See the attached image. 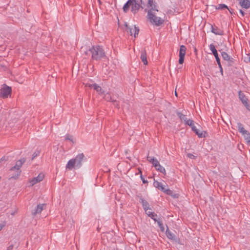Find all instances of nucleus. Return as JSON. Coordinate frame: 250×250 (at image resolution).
<instances>
[{
	"label": "nucleus",
	"mask_w": 250,
	"mask_h": 250,
	"mask_svg": "<svg viewBox=\"0 0 250 250\" xmlns=\"http://www.w3.org/2000/svg\"><path fill=\"white\" fill-rule=\"evenodd\" d=\"M163 14L157 9H148V18L150 22L153 25L159 26L163 23Z\"/></svg>",
	"instance_id": "obj_1"
},
{
	"label": "nucleus",
	"mask_w": 250,
	"mask_h": 250,
	"mask_svg": "<svg viewBox=\"0 0 250 250\" xmlns=\"http://www.w3.org/2000/svg\"><path fill=\"white\" fill-rule=\"evenodd\" d=\"M92 54V58L98 61L105 57L104 51L102 47L99 45L93 46L90 49Z\"/></svg>",
	"instance_id": "obj_2"
},
{
	"label": "nucleus",
	"mask_w": 250,
	"mask_h": 250,
	"mask_svg": "<svg viewBox=\"0 0 250 250\" xmlns=\"http://www.w3.org/2000/svg\"><path fill=\"white\" fill-rule=\"evenodd\" d=\"M140 5L136 0H129L124 5L123 10L125 12H127L129 9L133 13H137L140 9Z\"/></svg>",
	"instance_id": "obj_3"
},
{
	"label": "nucleus",
	"mask_w": 250,
	"mask_h": 250,
	"mask_svg": "<svg viewBox=\"0 0 250 250\" xmlns=\"http://www.w3.org/2000/svg\"><path fill=\"white\" fill-rule=\"evenodd\" d=\"M153 185L155 188L163 191L166 194L172 196L174 197H177L176 194L173 195V192L170 189L166 188L165 186L163 185L162 183L154 180L153 182Z\"/></svg>",
	"instance_id": "obj_4"
},
{
	"label": "nucleus",
	"mask_w": 250,
	"mask_h": 250,
	"mask_svg": "<svg viewBox=\"0 0 250 250\" xmlns=\"http://www.w3.org/2000/svg\"><path fill=\"white\" fill-rule=\"evenodd\" d=\"M125 31L129 33L130 36H134L136 38L139 32V29L136 25L129 26L126 23L125 24Z\"/></svg>",
	"instance_id": "obj_5"
},
{
	"label": "nucleus",
	"mask_w": 250,
	"mask_h": 250,
	"mask_svg": "<svg viewBox=\"0 0 250 250\" xmlns=\"http://www.w3.org/2000/svg\"><path fill=\"white\" fill-rule=\"evenodd\" d=\"M44 177V175L43 173H40L37 177L29 179L28 181L29 186H33L40 183L43 180Z\"/></svg>",
	"instance_id": "obj_6"
},
{
	"label": "nucleus",
	"mask_w": 250,
	"mask_h": 250,
	"mask_svg": "<svg viewBox=\"0 0 250 250\" xmlns=\"http://www.w3.org/2000/svg\"><path fill=\"white\" fill-rule=\"evenodd\" d=\"M11 94V87L7 85H3L1 88L0 93V96L3 98H6L8 96H10Z\"/></svg>",
	"instance_id": "obj_7"
},
{
	"label": "nucleus",
	"mask_w": 250,
	"mask_h": 250,
	"mask_svg": "<svg viewBox=\"0 0 250 250\" xmlns=\"http://www.w3.org/2000/svg\"><path fill=\"white\" fill-rule=\"evenodd\" d=\"M186 50L187 48L185 45H182L180 46L179 54V63L180 64H182L184 62V58L186 55Z\"/></svg>",
	"instance_id": "obj_8"
},
{
	"label": "nucleus",
	"mask_w": 250,
	"mask_h": 250,
	"mask_svg": "<svg viewBox=\"0 0 250 250\" xmlns=\"http://www.w3.org/2000/svg\"><path fill=\"white\" fill-rule=\"evenodd\" d=\"M239 98L246 108L248 110H250V105L248 103V98L241 91L239 92Z\"/></svg>",
	"instance_id": "obj_9"
},
{
	"label": "nucleus",
	"mask_w": 250,
	"mask_h": 250,
	"mask_svg": "<svg viewBox=\"0 0 250 250\" xmlns=\"http://www.w3.org/2000/svg\"><path fill=\"white\" fill-rule=\"evenodd\" d=\"M84 158L83 153H80L77 155L73 159L77 168H80L82 165V161Z\"/></svg>",
	"instance_id": "obj_10"
},
{
	"label": "nucleus",
	"mask_w": 250,
	"mask_h": 250,
	"mask_svg": "<svg viewBox=\"0 0 250 250\" xmlns=\"http://www.w3.org/2000/svg\"><path fill=\"white\" fill-rule=\"evenodd\" d=\"M77 168L74 160L73 159H70L67 162L66 165V169L68 170H71L73 168Z\"/></svg>",
	"instance_id": "obj_11"
},
{
	"label": "nucleus",
	"mask_w": 250,
	"mask_h": 250,
	"mask_svg": "<svg viewBox=\"0 0 250 250\" xmlns=\"http://www.w3.org/2000/svg\"><path fill=\"white\" fill-rule=\"evenodd\" d=\"M240 5L245 9H248L250 7V1L249 0H239Z\"/></svg>",
	"instance_id": "obj_12"
},
{
	"label": "nucleus",
	"mask_w": 250,
	"mask_h": 250,
	"mask_svg": "<svg viewBox=\"0 0 250 250\" xmlns=\"http://www.w3.org/2000/svg\"><path fill=\"white\" fill-rule=\"evenodd\" d=\"M192 129L195 132V133L199 137H205L207 134L206 132L202 131L197 129L195 126H193Z\"/></svg>",
	"instance_id": "obj_13"
},
{
	"label": "nucleus",
	"mask_w": 250,
	"mask_h": 250,
	"mask_svg": "<svg viewBox=\"0 0 250 250\" xmlns=\"http://www.w3.org/2000/svg\"><path fill=\"white\" fill-rule=\"evenodd\" d=\"M147 160L148 162L152 163L154 167H156L160 164L158 160L154 157H147Z\"/></svg>",
	"instance_id": "obj_14"
},
{
	"label": "nucleus",
	"mask_w": 250,
	"mask_h": 250,
	"mask_svg": "<svg viewBox=\"0 0 250 250\" xmlns=\"http://www.w3.org/2000/svg\"><path fill=\"white\" fill-rule=\"evenodd\" d=\"M146 6L149 9H157L153 0H147Z\"/></svg>",
	"instance_id": "obj_15"
},
{
	"label": "nucleus",
	"mask_w": 250,
	"mask_h": 250,
	"mask_svg": "<svg viewBox=\"0 0 250 250\" xmlns=\"http://www.w3.org/2000/svg\"><path fill=\"white\" fill-rule=\"evenodd\" d=\"M222 56L225 60L227 61L230 63L233 62V59L230 58L227 53L223 52L222 53Z\"/></svg>",
	"instance_id": "obj_16"
},
{
	"label": "nucleus",
	"mask_w": 250,
	"mask_h": 250,
	"mask_svg": "<svg viewBox=\"0 0 250 250\" xmlns=\"http://www.w3.org/2000/svg\"><path fill=\"white\" fill-rule=\"evenodd\" d=\"M141 59L145 65L147 64V61L146 58V51H142L141 54Z\"/></svg>",
	"instance_id": "obj_17"
},
{
	"label": "nucleus",
	"mask_w": 250,
	"mask_h": 250,
	"mask_svg": "<svg viewBox=\"0 0 250 250\" xmlns=\"http://www.w3.org/2000/svg\"><path fill=\"white\" fill-rule=\"evenodd\" d=\"M156 170L163 173L164 174H166V171L165 168L162 167L160 164L155 167Z\"/></svg>",
	"instance_id": "obj_18"
},
{
	"label": "nucleus",
	"mask_w": 250,
	"mask_h": 250,
	"mask_svg": "<svg viewBox=\"0 0 250 250\" xmlns=\"http://www.w3.org/2000/svg\"><path fill=\"white\" fill-rule=\"evenodd\" d=\"M45 204H40L38 205L37 209L35 211V213H40L42 212V211L43 209V208H45Z\"/></svg>",
	"instance_id": "obj_19"
},
{
	"label": "nucleus",
	"mask_w": 250,
	"mask_h": 250,
	"mask_svg": "<svg viewBox=\"0 0 250 250\" xmlns=\"http://www.w3.org/2000/svg\"><path fill=\"white\" fill-rule=\"evenodd\" d=\"M93 88L99 94H102L104 92L101 87L96 83L93 84Z\"/></svg>",
	"instance_id": "obj_20"
},
{
	"label": "nucleus",
	"mask_w": 250,
	"mask_h": 250,
	"mask_svg": "<svg viewBox=\"0 0 250 250\" xmlns=\"http://www.w3.org/2000/svg\"><path fill=\"white\" fill-rule=\"evenodd\" d=\"M146 213L149 216H150L155 221H156V219L154 218L155 215L153 212L151 211V209L150 208H148L145 210Z\"/></svg>",
	"instance_id": "obj_21"
},
{
	"label": "nucleus",
	"mask_w": 250,
	"mask_h": 250,
	"mask_svg": "<svg viewBox=\"0 0 250 250\" xmlns=\"http://www.w3.org/2000/svg\"><path fill=\"white\" fill-rule=\"evenodd\" d=\"M64 138H65V140L70 141L73 144L75 142V140L74 137H73V136H72L71 135L67 134L65 136Z\"/></svg>",
	"instance_id": "obj_22"
},
{
	"label": "nucleus",
	"mask_w": 250,
	"mask_h": 250,
	"mask_svg": "<svg viewBox=\"0 0 250 250\" xmlns=\"http://www.w3.org/2000/svg\"><path fill=\"white\" fill-rule=\"evenodd\" d=\"M243 135L244 136V137L246 140L247 143L249 144L250 143V134L247 131Z\"/></svg>",
	"instance_id": "obj_23"
},
{
	"label": "nucleus",
	"mask_w": 250,
	"mask_h": 250,
	"mask_svg": "<svg viewBox=\"0 0 250 250\" xmlns=\"http://www.w3.org/2000/svg\"><path fill=\"white\" fill-rule=\"evenodd\" d=\"M141 203L142 204V205L145 210L148 209L149 208V206L148 203L144 199H141Z\"/></svg>",
	"instance_id": "obj_24"
},
{
	"label": "nucleus",
	"mask_w": 250,
	"mask_h": 250,
	"mask_svg": "<svg viewBox=\"0 0 250 250\" xmlns=\"http://www.w3.org/2000/svg\"><path fill=\"white\" fill-rule=\"evenodd\" d=\"M166 235L169 239H174L175 238L174 234L169 230H167Z\"/></svg>",
	"instance_id": "obj_25"
},
{
	"label": "nucleus",
	"mask_w": 250,
	"mask_h": 250,
	"mask_svg": "<svg viewBox=\"0 0 250 250\" xmlns=\"http://www.w3.org/2000/svg\"><path fill=\"white\" fill-rule=\"evenodd\" d=\"M22 164V162L21 161H18L16 162L15 166L12 168V169L13 170L14 169H19L21 166Z\"/></svg>",
	"instance_id": "obj_26"
},
{
	"label": "nucleus",
	"mask_w": 250,
	"mask_h": 250,
	"mask_svg": "<svg viewBox=\"0 0 250 250\" xmlns=\"http://www.w3.org/2000/svg\"><path fill=\"white\" fill-rule=\"evenodd\" d=\"M209 49L211 51L212 53L214 55L218 54L217 51L213 44H210L209 45Z\"/></svg>",
	"instance_id": "obj_27"
},
{
	"label": "nucleus",
	"mask_w": 250,
	"mask_h": 250,
	"mask_svg": "<svg viewBox=\"0 0 250 250\" xmlns=\"http://www.w3.org/2000/svg\"><path fill=\"white\" fill-rule=\"evenodd\" d=\"M212 32L216 35H222V31L217 29V28H212Z\"/></svg>",
	"instance_id": "obj_28"
},
{
	"label": "nucleus",
	"mask_w": 250,
	"mask_h": 250,
	"mask_svg": "<svg viewBox=\"0 0 250 250\" xmlns=\"http://www.w3.org/2000/svg\"><path fill=\"white\" fill-rule=\"evenodd\" d=\"M177 115L181 121H183L184 122L186 121L187 118L185 115L182 114L180 112H178Z\"/></svg>",
	"instance_id": "obj_29"
},
{
	"label": "nucleus",
	"mask_w": 250,
	"mask_h": 250,
	"mask_svg": "<svg viewBox=\"0 0 250 250\" xmlns=\"http://www.w3.org/2000/svg\"><path fill=\"white\" fill-rule=\"evenodd\" d=\"M185 123L187 125L190 126L191 128H192L193 126H195L194 125L193 121L191 120L186 119V121H185Z\"/></svg>",
	"instance_id": "obj_30"
},
{
	"label": "nucleus",
	"mask_w": 250,
	"mask_h": 250,
	"mask_svg": "<svg viewBox=\"0 0 250 250\" xmlns=\"http://www.w3.org/2000/svg\"><path fill=\"white\" fill-rule=\"evenodd\" d=\"M224 8L228 9V6L224 4H220L217 6L216 9H223Z\"/></svg>",
	"instance_id": "obj_31"
},
{
	"label": "nucleus",
	"mask_w": 250,
	"mask_h": 250,
	"mask_svg": "<svg viewBox=\"0 0 250 250\" xmlns=\"http://www.w3.org/2000/svg\"><path fill=\"white\" fill-rule=\"evenodd\" d=\"M215 59H216V62H217V63L219 65V68H221V62H220V59L219 58V57H218V54L214 55Z\"/></svg>",
	"instance_id": "obj_32"
},
{
	"label": "nucleus",
	"mask_w": 250,
	"mask_h": 250,
	"mask_svg": "<svg viewBox=\"0 0 250 250\" xmlns=\"http://www.w3.org/2000/svg\"><path fill=\"white\" fill-rule=\"evenodd\" d=\"M244 61L247 63H250V53L247 54V56L244 58Z\"/></svg>",
	"instance_id": "obj_33"
},
{
	"label": "nucleus",
	"mask_w": 250,
	"mask_h": 250,
	"mask_svg": "<svg viewBox=\"0 0 250 250\" xmlns=\"http://www.w3.org/2000/svg\"><path fill=\"white\" fill-rule=\"evenodd\" d=\"M239 130L242 134V135H243L245 132H246L247 131L242 126H239Z\"/></svg>",
	"instance_id": "obj_34"
},
{
	"label": "nucleus",
	"mask_w": 250,
	"mask_h": 250,
	"mask_svg": "<svg viewBox=\"0 0 250 250\" xmlns=\"http://www.w3.org/2000/svg\"><path fill=\"white\" fill-rule=\"evenodd\" d=\"M157 223H158V225L159 226L160 228L161 229L162 231H164L165 229H164V227L162 223L160 221H157Z\"/></svg>",
	"instance_id": "obj_35"
},
{
	"label": "nucleus",
	"mask_w": 250,
	"mask_h": 250,
	"mask_svg": "<svg viewBox=\"0 0 250 250\" xmlns=\"http://www.w3.org/2000/svg\"><path fill=\"white\" fill-rule=\"evenodd\" d=\"M93 84H90V83H85V86H87V87H93Z\"/></svg>",
	"instance_id": "obj_36"
},
{
	"label": "nucleus",
	"mask_w": 250,
	"mask_h": 250,
	"mask_svg": "<svg viewBox=\"0 0 250 250\" xmlns=\"http://www.w3.org/2000/svg\"><path fill=\"white\" fill-rule=\"evenodd\" d=\"M188 156L190 158H193L195 157V156L191 154H188Z\"/></svg>",
	"instance_id": "obj_37"
},
{
	"label": "nucleus",
	"mask_w": 250,
	"mask_h": 250,
	"mask_svg": "<svg viewBox=\"0 0 250 250\" xmlns=\"http://www.w3.org/2000/svg\"><path fill=\"white\" fill-rule=\"evenodd\" d=\"M239 12L240 13H241V14L242 15V16H244V12L242 10H239Z\"/></svg>",
	"instance_id": "obj_38"
},
{
	"label": "nucleus",
	"mask_w": 250,
	"mask_h": 250,
	"mask_svg": "<svg viewBox=\"0 0 250 250\" xmlns=\"http://www.w3.org/2000/svg\"><path fill=\"white\" fill-rule=\"evenodd\" d=\"M141 179H142L143 182L144 183H146V180H145L143 178L142 176H141Z\"/></svg>",
	"instance_id": "obj_39"
},
{
	"label": "nucleus",
	"mask_w": 250,
	"mask_h": 250,
	"mask_svg": "<svg viewBox=\"0 0 250 250\" xmlns=\"http://www.w3.org/2000/svg\"><path fill=\"white\" fill-rule=\"evenodd\" d=\"M3 227V225H0V231L2 229Z\"/></svg>",
	"instance_id": "obj_40"
},
{
	"label": "nucleus",
	"mask_w": 250,
	"mask_h": 250,
	"mask_svg": "<svg viewBox=\"0 0 250 250\" xmlns=\"http://www.w3.org/2000/svg\"><path fill=\"white\" fill-rule=\"evenodd\" d=\"M220 69H221V72L222 74H223V69H222V67H221V68H220Z\"/></svg>",
	"instance_id": "obj_41"
},
{
	"label": "nucleus",
	"mask_w": 250,
	"mask_h": 250,
	"mask_svg": "<svg viewBox=\"0 0 250 250\" xmlns=\"http://www.w3.org/2000/svg\"><path fill=\"white\" fill-rule=\"evenodd\" d=\"M175 95L176 96H177V93L176 90L175 91Z\"/></svg>",
	"instance_id": "obj_42"
},
{
	"label": "nucleus",
	"mask_w": 250,
	"mask_h": 250,
	"mask_svg": "<svg viewBox=\"0 0 250 250\" xmlns=\"http://www.w3.org/2000/svg\"><path fill=\"white\" fill-rule=\"evenodd\" d=\"M99 1H100V0H98Z\"/></svg>",
	"instance_id": "obj_43"
},
{
	"label": "nucleus",
	"mask_w": 250,
	"mask_h": 250,
	"mask_svg": "<svg viewBox=\"0 0 250 250\" xmlns=\"http://www.w3.org/2000/svg\"><path fill=\"white\" fill-rule=\"evenodd\" d=\"M249 144H250V143Z\"/></svg>",
	"instance_id": "obj_44"
}]
</instances>
